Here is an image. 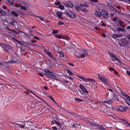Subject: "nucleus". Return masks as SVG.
Wrapping results in <instances>:
<instances>
[{"mask_svg":"<svg viewBox=\"0 0 130 130\" xmlns=\"http://www.w3.org/2000/svg\"><path fill=\"white\" fill-rule=\"evenodd\" d=\"M59 53L60 54V56L61 57H64V54L63 53L62 51L59 52Z\"/></svg>","mask_w":130,"mask_h":130,"instance_id":"31","label":"nucleus"},{"mask_svg":"<svg viewBox=\"0 0 130 130\" xmlns=\"http://www.w3.org/2000/svg\"><path fill=\"white\" fill-rule=\"evenodd\" d=\"M113 11H115V12L118 13H119V11L117 9L115 8H113L112 10Z\"/></svg>","mask_w":130,"mask_h":130,"instance_id":"49","label":"nucleus"},{"mask_svg":"<svg viewBox=\"0 0 130 130\" xmlns=\"http://www.w3.org/2000/svg\"><path fill=\"white\" fill-rule=\"evenodd\" d=\"M55 4L56 5H58L59 6V5H60V4H61V3H60L59 1H57L55 2Z\"/></svg>","mask_w":130,"mask_h":130,"instance_id":"43","label":"nucleus"},{"mask_svg":"<svg viewBox=\"0 0 130 130\" xmlns=\"http://www.w3.org/2000/svg\"><path fill=\"white\" fill-rule=\"evenodd\" d=\"M126 39L124 40V39H121V40H119V43L121 46H125L126 44Z\"/></svg>","mask_w":130,"mask_h":130,"instance_id":"8","label":"nucleus"},{"mask_svg":"<svg viewBox=\"0 0 130 130\" xmlns=\"http://www.w3.org/2000/svg\"><path fill=\"white\" fill-rule=\"evenodd\" d=\"M80 5L83 7H85L86 8H87L89 7V5L87 4H80Z\"/></svg>","mask_w":130,"mask_h":130,"instance_id":"22","label":"nucleus"},{"mask_svg":"<svg viewBox=\"0 0 130 130\" xmlns=\"http://www.w3.org/2000/svg\"><path fill=\"white\" fill-rule=\"evenodd\" d=\"M66 71L68 73L69 75H73V73L69 70H67Z\"/></svg>","mask_w":130,"mask_h":130,"instance_id":"33","label":"nucleus"},{"mask_svg":"<svg viewBox=\"0 0 130 130\" xmlns=\"http://www.w3.org/2000/svg\"><path fill=\"white\" fill-rule=\"evenodd\" d=\"M126 74L130 76V72L128 71H126Z\"/></svg>","mask_w":130,"mask_h":130,"instance_id":"62","label":"nucleus"},{"mask_svg":"<svg viewBox=\"0 0 130 130\" xmlns=\"http://www.w3.org/2000/svg\"><path fill=\"white\" fill-rule=\"evenodd\" d=\"M112 95L113 96L112 98L114 100H116L119 102H120L118 97L116 94L115 93H114Z\"/></svg>","mask_w":130,"mask_h":130,"instance_id":"12","label":"nucleus"},{"mask_svg":"<svg viewBox=\"0 0 130 130\" xmlns=\"http://www.w3.org/2000/svg\"><path fill=\"white\" fill-rule=\"evenodd\" d=\"M118 22L119 23V25L121 26V25L122 24H124L123 22L120 20H118Z\"/></svg>","mask_w":130,"mask_h":130,"instance_id":"34","label":"nucleus"},{"mask_svg":"<svg viewBox=\"0 0 130 130\" xmlns=\"http://www.w3.org/2000/svg\"><path fill=\"white\" fill-rule=\"evenodd\" d=\"M113 102L112 100H108L107 101H104L102 103H107L108 105L112 106V104Z\"/></svg>","mask_w":130,"mask_h":130,"instance_id":"11","label":"nucleus"},{"mask_svg":"<svg viewBox=\"0 0 130 130\" xmlns=\"http://www.w3.org/2000/svg\"><path fill=\"white\" fill-rule=\"evenodd\" d=\"M85 57V55L84 54H82L80 55V57L82 58H84Z\"/></svg>","mask_w":130,"mask_h":130,"instance_id":"60","label":"nucleus"},{"mask_svg":"<svg viewBox=\"0 0 130 130\" xmlns=\"http://www.w3.org/2000/svg\"><path fill=\"white\" fill-rule=\"evenodd\" d=\"M37 98H38L40 100H41L43 101L48 106H49L50 107V106L47 103H46L44 100H43V99H42L41 98L38 97H38H37Z\"/></svg>","mask_w":130,"mask_h":130,"instance_id":"35","label":"nucleus"},{"mask_svg":"<svg viewBox=\"0 0 130 130\" xmlns=\"http://www.w3.org/2000/svg\"><path fill=\"white\" fill-rule=\"evenodd\" d=\"M64 5L68 7L71 8H72L73 7V4L70 2H65Z\"/></svg>","mask_w":130,"mask_h":130,"instance_id":"9","label":"nucleus"},{"mask_svg":"<svg viewBox=\"0 0 130 130\" xmlns=\"http://www.w3.org/2000/svg\"><path fill=\"white\" fill-rule=\"evenodd\" d=\"M116 109L118 111L124 112L127 110V108L123 105L119 106L116 107Z\"/></svg>","mask_w":130,"mask_h":130,"instance_id":"2","label":"nucleus"},{"mask_svg":"<svg viewBox=\"0 0 130 130\" xmlns=\"http://www.w3.org/2000/svg\"><path fill=\"white\" fill-rule=\"evenodd\" d=\"M95 126L97 128L101 130H106L103 126L102 125L96 124L95 125Z\"/></svg>","mask_w":130,"mask_h":130,"instance_id":"13","label":"nucleus"},{"mask_svg":"<svg viewBox=\"0 0 130 130\" xmlns=\"http://www.w3.org/2000/svg\"><path fill=\"white\" fill-rule=\"evenodd\" d=\"M82 6H81L80 4V5H78V6H75V8L76 10L77 11H78L80 10V8Z\"/></svg>","mask_w":130,"mask_h":130,"instance_id":"19","label":"nucleus"},{"mask_svg":"<svg viewBox=\"0 0 130 130\" xmlns=\"http://www.w3.org/2000/svg\"><path fill=\"white\" fill-rule=\"evenodd\" d=\"M123 35L122 34L118 35L117 34H114L112 35V37L114 38H116L118 37H122Z\"/></svg>","mask_w":130,"mask_h":130,"instance_id":"16","label":"nucleus"},{"mask_svg":"<svg viewBox=\"0 0 130 130\" xmlns=\"http://www.w3.org/2000/svg\"><path fill=\"white\" fill-rule=\"evenodd\" d=\"M90 1L91 2L95 3H97L98 2V0H90Z\"/></svg>","mask_w":130,"mask_h":130,"instance_id":"53","label":"nucleus"},{"mask_svg":"<svg viewBox=\"0 0 130 130\" xmlns=\"http://www.w3.org/2000/svg\"><path fill=\"white\" fill-rule=\"evenodd\" d=\"M2 46L4 49V51L7 52H9L8 50L11 49L12 48L9 45L6 44L4 43L2 44Z\"/></svg>","mask_w":130,"mask_h":130,"instance_id":"3","label":"nucleus"},{"mask_svg":"<svg viewBox=\"0 0 130 130\" xmlns=\"http://www.w3.org/2000/svg\"><path fill=\"white\" fill-rule=\"evenodd\" d=\"M79 87L84 92H86L87 93H88V91L87 90L86 88L82 84H80L79 85Z\"/></svg>","mask_w":130,"mask_h":130,"instance_id":"14","label":"nucleus"},{"mask_svg":"<svg viewBox=\"0 0 130 130\" xmlns=\"http://www.w3.org/2000/svg\"><path fill=\"white\" fill-rule=\"evenodd\" d=\"M56 14L58 17L59 18L61 16H62V13L60 12H58L56 13Z\"/></svg>","mask_w":130,"mask_h":130,"instance_id":"27","label":"nucleus"},{"mask_svg":"<svg viewBox=\"0 0 130 130\" xmlns=\"http://www.w3.org/2000/svg\"><path fill=\"white\" fill-rule=\"evenodd\" d=\"M107 6L110 9L112 10L114 8L112 6V4L109 2H107L106 3Z\"/></svg>","mask_w":130,"mask_h":130,"instance_id":"17","label":"nucleus"},{"mask_svg":"<svg viewBox=\"0 0 130 130\" xmlns=\"http://www.w3.org/2000/svg\"><path fill=\"white\" fill-rule=\"evenodd\" d=\"M54 122L55 123L58 125L60 126L61 125V124L60 123L56 120H54Z\"/></svg>","mask_w":130,"mask_h":130,"instance_id":"36","label":"nucleus"},{"mask_svg":"<svg viewBox=\"0 0 130 130\" xmlns=\"http://www.w3.org/2000/svg\"><path fill=\"white\" fill-rule=\"evenodd\" d=\"M29 92L31 93H32V94L34 95L36 97H38V96L36 95L35 93L33 92L32 91H31L30 90H28Z\"/></svg>","mask_w":130,"mask_h":130,"instance_id":"40","label":"nucleus"},{"mask_svg":"<svg viewBox=\"0 0 130 130\" xmlns=\"http://www.w3.org/2000/svg\"><path fill=\"white\" fill-rule=\"evenodd\" d=\"M83 12L85 13H86L87 12H88V10H87L85 8L84 9Z\"/></svg>","mask_w":130,"mask_h":130,"instance_id":"56","label":"nucleus"},{"mask_svg":"<svg viewBox=\"0 0 130 130\" xmlns=\"http://www.w3.org/2000/svg\"><path fill=\"white\" fill-rule=\"evenodd\" d=\"M109 70L111 71H113L115 70V69L111 67H110L109 68Z\"/></svg>","mask_w":130,"mask_h":130,"instance_id":"59","label":"nucleus"},{"mask_svg":"<svg viewBox=\"0 0 130 130\" xmlns=\"http://www.w3.org/2000/svg\"><path fill=\"white\" fill-rule=\"evenodd\" d=\"M1 13V14L5 15L6 14V13L5 11H3L0 9V14Z\"/></svg>","mask_w":130,"mask_h":130,"instance_id":"39","label":"nucleus"},{"mask_svg":"<svg viewBox=\"0 0 130 130\" xmlns=\"http://www.w3.org/2000/svg\"><path fill=\"white\" fill-rule=\"evenodd\" d=\"M125 96L127 98H128L129 99H130V97L127 94H126L125 96Z\"/></svg>","mask_w":130,"mask_h":130,"instance_id":"64","label":"nucleus"},{"mask_svg":"<svg viewBox=\"0 0 130 130\" xmlns=\"http://www.w3.org/2000/svg\"><path fill=\"white\" fill-rule=\"evenodd\" d=\"M20 7H21V8L22 9H23L24 10H26L27 9L26 7L24 6H22L21 5L20 6Z\"/></svg>","mask_w":130,"mask_h":130,"instance_id":"45","label":"nucleus"},{"mask_svg":"<svg viewBox=\"0 0 130 130\" xmlns=\"http://www.w3.org/2000/svg\"><path fill=\"white\" fill-rule=\"evenodd\" d=\"M69 38H70L67 36H63V37L62 38V39L67 40H69Z\"/></svg>","mask_w":130,"mask_h":130,"instance_id":"46","label":"nucleus"},{"mask_svg":"<svg viewBox=\"0 0 130 130\" xmlns=\"http://www.w3.org/2000/svg\"><path fill=\"white\" fill-rule=\"evenodd\" d=\"M107 53L112 58L115 59L117 61L119 60L118 58L115 55H114L112 53L109 52H108Z\"/></svg>","mask_w":130,"mask_h":130,"instance_id":"10","label":"nucleus"},{"mask_svg":"<svg viewBox=\"0 0 130 130\" xmlns=\"http://www.w3.org/2000/svg\"><path fill=\"white\" fill-rule=\"evenodd\" d=\"M93 108H96L98 106L96 103H94L92 105Z\"/></svg>","mask_w":130,"mask_h":130,"instance_id":"42","label":"nucleus"},{"mask_svg":"<svg viewBox=\"0 0 130 130\" xmlns=\"http://www.w3.org/2000/svg\"><path fill=\"white\" fill-rule=\"evenodd\" d=\"M12 31L13 32L16 33L17 34H19V32L13 30H12Z\"/></svg>","mask_w":130,"mask_h":130,"instance_id":"61","label":"nucleus"},{"mask_svg":"<svg viewBox=\"0 0 130 130\" xmlns=\"http://www.w3.org/2000/svg\"><path fill=\"white\" fill-rule=\"evenodd\" d=\"M124 101L128 105H130V100H129L128 99H125L124 100Z\"/></svg>","mask_w":130,"mask_h":130,"instance_id":"21","label":"nucleus"},{"mask_svg":"<svg viewBox=\"0 0 130 130\" xmlns=\"http://www.w3.org/2000/svg\"><path fill=\"white\" fill-rule=\"evenodd\" d=\"M58 8L61 10H63L64 8V6L62 5H60L58 6Z\"/></svg>","mask_w":130,"mask_h":130,"instance_id":"32","label":"nucleus"},{"mask_svg":"<svg viewBox=\"0 0 130 130\" xmlns=\"http://www.w3.org/2000/svg\"><path fill=\"white\" fill-rule=\"evenodd\" d=\"M59 25H63L64 24L63 22H62L61 21H59L58 23Z\"/></svg>","mask_w":130,"mask_h":130,"instance_id":"50","label":"nucleus"},{"mask_svg":"<svg viewBox=\"0 0 130 130\" xmlns=\"http://www.w3.org/2000/svg\"><path fill=\"white\" fill-rule=\"evenodd\" d=\"M75 101H77L78 102H83V100L79 98H75Z\"/></svg>","mask_w":130,"mask_h":130,"instance_id":"30","label":"nucleus"},{"mask_svg":"<svg viewBox=\"0 0 130 130\" xmlns=\"http://www.w3.org/2000/svg\"><path fill=\"white\" fill-rule=\"evenodd\" d=\"M69 17H70L71 18H74L75 17V16L73 13L69 11H67L65 13Z\"/></svg>","mask_w":130,"mask_h":130,"instance_id":"6","label":"nucleus"},{"mask_svg":"<svg viewBox=\"0 0 130 130\" xmlns=\"http://www.w3.org/2000/svg\"><path fill=\"white\" fill-rule=\"evenodd\" d=\"M117 18L116 17H114L112 19V21H115L117 20Z\"/></svg>","mask_w":130,"mask_h":130,"instance_id":"57","label":"nucleus"},{"mask_svg":"<svg viewBox=\"0 0 130 130\" xmlns=\"http://www.w3.org/2000/svg\"><path fill=\"white\" fill-rule=\"evenodd\" d=\"M77 77L85 82L86 78H84L83 76L80 75H78L77 76Z\"/></svg>","mask_w":130,"mask_h":130,"instance_id":"25","label":"nucleus"},{"mask_svg":"<svg viewBox=\"0 0 130 130\" xmlns=\"http://www.w3.org/2000/svg\"><path fill=\"white\" fill-rule=\"evenodd\" d=\"M58 32V31L57 30H54L52 31L53 34H55L57 33Z\"/></svg>","mask_w":130,"mask_h":130,"instance_id":"47","label":"nucleus"},{"mask_svg":"<svg viewBox=\"0 0 130 130\" xmlns=\"http://www.w3.org/2000/svg\"><path fill=\"white\" fill-rule=\"evenodd\" d=\"M0 16H1V19L3 21H5L6 18L5 16H3L2 14H0Z\"/></svg>","mask_w":130,"mask_h":130,"instance_id":"26","label":"nucleus"},{"mask_svg":"<svg viewBox=\"0 0 130 130\" xmlns=\"http://www.w3.org/2000/svg\"><path fill=\"white\" fill-rule=\"evenodd\" d=\"M11 13L13 15H14L16 17H18L19 16L18 14L16 12H15V11H12L11 12Z\"/></svg>","mask_w":130,"mask_h":130,"instance_id":"29","label":"nucleus"},{"mask_svg":"<svg viewBox=\"0 0 130 130\" xmlns=\"http://www.w3.org/2000/svg\"><path fill=\"white\" fill-rule=\"evenodd\" d=\"M44 71L45 72V75H48L54 77H56V76L53 73L47 69H44Z\"/></svg>","mask_w":130,"mask_h":130,"instance_id":"4","label":"nucleus"},{"mask_svg":"<svg viewBox=\"0 0 130 130\" xmlns=\"http://www.w3.org/2000/svg\"><path fill=\"white\" fill-rule=\"evenodd\" d=\"M101 12L103 17L104 18H106L108 16L109 13L108 11L104 9H102L101 10Z\"/></svg>","mask_w":130,"mask_h":130,"instance_id":"5","label":"nucleus"},{"mask_svg":"<svg viewBox=\"0 0 130 130\" xmlns=\"http://www.w3.org/2000/svg\"><path fill=\"white\" fill-rule=\"evenodd\" d=\"M95 14L96 17L99 16L100 17H101L102 14L101 10L99 8L96 9L95 11Z\"/></svg>","mask_w":130,"mask_h":130,"instance_id":"7","label":"nucleus"},{"mask_svg":"<svg viewBox=\"0 0 130 130\" xmlns=\"http://www.w3.org/2000/svg\"><path fill=\"white\" fill-rule=\"evenodd\" d=\"M15 73L16 74H20V72L18 70H15Z\"/></svg>","mask_w":130,"mask_h":130,"instance_id":"54","label":"nucleus"},{"mask_svg":"<svg viewBox=\"0 0 130 130\" xmlns=\"http://www.w3.org/2000/svg\"><path fill=\"white\" fill-rule=\"evenodd\" d=\"M17 60L16 59L15 60L12 59L11 61H9L8 62V63H17Z\"/></svg>","mask_w":130,"mask_h":130,"instance_id":"18","label":"nucleus"},{"mask_svg":"<svg viewBox=\"0 0 130 130\" xmlns=\"http://www.w3.org/2000/svg\"><path fill=\"white\" fill-rule=\"evenodd\" d=\"M55 37L56 38H58L59 39H61L62 38V36H61L58 34H56L55 35Z\"/></svg>","mask_w":130,"mask_h":130,"instance_id":"37","label":"nucleus"},{"mask_svg":"<svg viewBox=\"0 0 130 130\" xmlns=\"http://www.w3.org/2000/svg\"><path fill=\"white\" fill-rule=\"evenodd\" d=\"M12 39L13 40L15 41L16 42H17L18 43H21V41H19L17 40L15 38H13Z\"/></svg>","mask_w":130,"mask_h":130,"instance_id":"41","label":"nucleus"},{"mask_svg":"<svg viewBox=\"0 0 130 130\" xmlns=\"http://www.w3.org/2000/svg\"><path fill=\"white\" fill-rule=\"evenodd\" d=\"M46 53L47 55L49 56L51 54L50 52H49L47 50L45 52Z\"/></svg>","mask_w":130,"mask_h":130,"instance_id":"48","label":"nucleus"},{"mask_svg":"<svg viewBox=\"0 0 130 130\" xmlns=\"http://www.w3.org/2000/svg\"><path fill=\"white\" fill-rule=\"evenodd\" d=\"M127 125H126V127H130V124L129 123L128 121H127L126 123Z\"/></svg>","mask_w":130,"mask_h":130,"instance_id":"51","label":"nucleus"},{"mask_svg":"<svg viewBox=\"0 0 130 130\" xmlns=\"http://www.w3.org/2000/svg\"><path fill=\"white\" fill-rule=\"evenodd\" d=\"M85 82H92L93 83H94L95 82V80L93 79L92 78H86Z\"/></svg>","mask_w":130,"mask_h":130,"instance_id":"15","label":"nucleus"},{"mask_svg":"<svg viewBox=\"0 0 130 130\" xmlns=\"http://www.w3.org/2000/svg\"><path fill=\"white\" fill-rule=\"evenodd\" d=\"M98 78L100 80L102 81L106 84L107 85H110V84L108 83V79L105 78L103 76L100 75L99 74L98 75Z\"/></svg>","mask_w":130,"mask_h":130,"instance_id":"1","label":"nucleus"},{"mask_svg":"<svg viewBox=\"0 0 130 130\" xmlns=\"http://www.w3.org/2000/svg\"><path fill=\"white\" fill-rule=\"evenodd\" d=\"M34 39H36L38 40H40V39L38 37H36V36H34Z\"/></svg>","mask_w":130,"mask_h":130,"instance_id":"63","label":"nucleus"},{"mask_svg":"<svg viewBox=\"0 0 130 130\" xmlns=\"http://www.w3.org/2000/svg\"><path fill=\"white\" fill-rule=\"evenodd\" d=\"M120 120H121V121H123L124 122H125V123H126V122L127 121V120H126L124 119H120Z\"/></svg>","mask_w":130,"mask_h":130,"instance_id":"55","label":"nucleus"},{"mask_svg":"<svg viewBox=\"0 0 130 130\" xmlns=\"http://www.w3.org/2000/svg\"><path fill=\"white\" fill-rule=\"evenodd\" d=\"M126 44L125 45V46H126L127 48L130 47V42L126 39Z\"/></svg>","mask_w":130,"mask_h":130,"instance_id":"20","label":"nucleus"},{"mask_svg":"<svg viewBox=\"0 0 130 130\" xmlns=\"http://www.w3.org/2000/svg\"><path fill=\"white\" fill-rule=\"evenodd\" d=\"M7 1L10 3L11 5H13V2L14 0H7Z\"/></svg>","mask_w":130,"mask_h":130,"instance_id":"28","label":"nucleus"},{"mask_svg":"<svg viewBox=\"0 0 130 130\" xmlns=\"http://www.w3.org/2000/svg\"><path fill=\"white\" fill-rule=\"evenodd\" d=\"M15 124L17 125H18V126H19V127L21 128H24V125H22L20 124H18V123H15Z\"/></svg>","mask_w":130,"mask_h":130,"instance_id":"38","label":"nucleus"},{"mask_svg":"<svg viewBox=\"0 0 130 130\" xmlns=\"http://www.w3.org/2000/svg\"><path fill=\"white\" fill-rule=\"evenodd\" d=\"M48 97H49V98L50 99L52 100H53L54 99L53 97L51 95H49L48 96Z\"/></svg>","mask_w":130,"mask_h":130,"instance_id":"58","label":"nucleus"},{"mask_svg":"<svg viewBox=\"0 0 130 130\" xmlns=\"http://www.w3.org/2000/svg\"><path fill=\"white\" fill-rule=\"evenodd\" d=\"M17 22V21L16 20H15L11 21L10 22V24L11 25L13 26L14 25V24L15 23H16Z\"/></svg>","mask_w":130,"mask_h":130,"instance_id":"23","label":"nucleus"},{"mask_svg":"<svg viewBox=\"0 0 130 130\" xmlns=\"http://www.w3.org/2000/svg\"><path fill=\"white\" fill-rule=\"evenodd\" d=\"M49 56L50 58H52L54 60H55L56 61H57L56 59L53 56L52 54H51Z\"/></svg>","mask_w":130,"mask_h":130,"instance_id":"44","label":"nucleus"},{"mask_svg":"<svg viewBox=\"0 0 130 130\" xmlns=\"http://www.w3.org/2000/svg\"><path fill=\"white\" fill-rule=\"evenodd\" d=\"M120 93L122 95L124 96H125V95L126 94L125 93L122 92V91H121Z\"/></svg>","mask_w":130,"mask_h":130,"instance_id":"52","label":"nucleus"},{"mask_svg":"<svg viewBox=\"0 0 130 130\" xmlns=\"http://www.w3.org/2000/svg\"><path fill=\"white\" fill-rule=\"evenodd\" d=\"M117 30L119 31H125L124 29L123 28H118L117 29Z\"/></svg>","mask_w":130,"mask_h":130,"instance_id":"24","label":"nucleus"}]
</instances>
